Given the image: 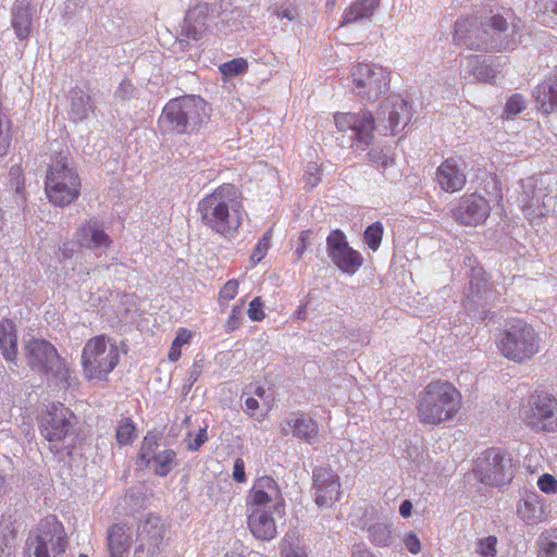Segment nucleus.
<instances>
[{"label":"nucleus","instance_id":"f257e3e1","mask_svg":"<svg viewBox=\"0 0 557 557\" xmlns=\"http://www.w3.org/2000/svg\"><path fill=\"white\" fill-rule=\"evenodd\" d=\"M412 119L411 104L399 95L386 97L380 104L377 119L368 110L337 112L334 123L339 132H352V139H373L375 136H399Z\"/></svg>","mask_w":557,"mask_h":557},{"label":"nucleus","instance_id":"f03ea898","mask_svg":"<svg viewBox=\"0 0 557 557\" xmlns=\"http://www.w3.org/2000/svg\"><path fill=\"white\" fill-rule=\"evenodd\" d=\"M284 508L278 483L269 475L257 478L246 496L247 524L251 534L262 541L276 536L275 512Z\"/></svg>","mask_w":557,"mask_h":557},{"label":"nucleus","instance_id":"7ed1b4c3","mask_svg":"<svg viewBox=\"0 0 557 557\" xmlns=\"http://www.w3.org/2000/svg\"><path fill=\"white\" fill-rule=\"evenodd\" d=\"M201 222L214 234L233 237L243 224V197L233 184H223L198 202Z\"/></svg>","mask_w":557,"mask_h":557},{"label":"nucleus","instance_id":"20e7f679","mask_svg":"<svg viewBox=\"0 0 557 557\" xmlns=\"http://www.w3.org/2000/svg\"><path fill=\"white\" fill-rule=\"evenodd\" d=\"M508 29L507 20L499 14L485 16L481 21L475 16L459 18L455 23L454 41L470 50H507L515 45Z\"/></svg>","mask_w":557,"mask_h":557},{"label":"nucleus","instance_id":"39448f33","mask_svg":"<svg viewBox=\"0 0 557 557\" xmlns=\"http://www.w3.org/2000/svg\"><path fill=\"white\" fill-rule=\"evenodd\" d=\"M39 433L49 443L53 454L73 456L86 442V434L79 428V419L62 403L51 404L39 419Z\"/></svg>","mask_w":557,"mask_h":557},{"label":"nucleus","instance_id":"423d86ee","mask_svg":"<svg viewBox=\"0 0 557 557\" xmlns=\"http://www.w3.org/2000/svg\"><path fill=\"white\" fill-rule=\"evenodd\" d=\"M495 345L503 358L523 364L541 351L542 338L531 323L522 318L512 317L498 329Z\"/></svg>","mask_w":557,"mask_h":557},{"label":"nucleus","instance_id":"0eeeda50","mask_svg":"<svg viewBox=\"0 0 557 557\" xmlns=\"http://www.w3.org/2000/svg\"><path fill=\"white\" fill-rule=\"evenodd\" d=\"M462 407L460 391L449 381L430 382L417 401V417L423 424L438 425L454 419Z\"/></svg>","mask_w":557,"mask_h":557},{"label":"nucleus","instance_id":"6e6552de","mask_svg":"<svg viewBox=\"0 0 557 557\" xmlns=\"http://www.w3.org/2000/svg\"><path fill=\"white\" fill-rule=\"evenodd\" d=\"M206 107L199 96L172 99L163 108L159 125L168 134L193 135L208 119Z\"/></svg>","mask_w":557,"mask_h":557},{"label":"nucleus","instance_id":"1a4fd4ad","mask_svg":"<svg viewBox=\"0 0 557 557\" xmlns=\"http://www.w3.org/2000/svg\"><path fill=\"white\" fill-rule=\"evenodd\" d=\"M120 361L121 350L115 341L106 335L92 336L82 349V374L88 382L107 381Z\"/></svg>","mask_w":557,"mask_h":557},{"label":"nucleus","instance_id":"9d476101","mask_svg":"<svg viewBox=\"0 0 557 557\" xmlns=\"http://www.w3.org/2000/svg\"><path fill=\"white\" fill-rule=\"evenodd\" d=\"M45 190L48 200L57 207H66L75 201L82 190L78 174L69 165L67 153L58 152L49 165Z\"/></svg>","mask_w":557,"mask_h":557},{"label":"nucleus","instance_id":"9b49d317","mask_svg":"<svg viewBox=\"0 0 557 557\" xmlns=\"http://www.w3.org/2000/svg\"><path fill=\"white\" fill-rule=\"evenodd\" d=\"M67 544L63 524L55 518H47L27 539L28 557H58L65 552Z\"/></svg>","mask_w":557,"mask_h":557},{"label":"nucleus","instance_id":"f8f14e48","mask_svg":"<svg viewBox=\"0 0 557 557\" xmlns=\"http://www.w3.org/2000/svg\"><path fill=\"white\" fill-rule=\"evenodd\" d=\"M354 92L361 101L374 102L389 88V72L381 65L358 63L351 70Z\"/></svg>","mask_w":557,"mask_h":557},{"label":"nucleus","instance_id":"ddd939ff","mask_svg":"<svg viewBox=\"0 0 557 557\" xmlns=\"http://www.w3.org/2000/svg\"><path fill=\"white\" fill-rule=\"evenodd\" d=\"M473 472L484 484L504 485L513 476L512 459L500 448H490L478 457Z\"/></svg>","mask_w":557,"mask_h":557},{"label":"nucleus","instance_id":"4468645a","mask_svg":"<svg viewBox=\"0 0 557 557\" xmlns=\"http://www.w3.org/2000/svg\"><path fill=\"white\" fill-rule=\"evenodd\" d=\"M220 9L221 4L218 0L197 2L186 13L182 25V36L195 41L200 40L215 24V20L221 13Z\"/></svg>","mask_w":557,"mask_h":557},{"label":"nucleus","instance_id":"2eb2a0df","mask_svg":"<svg viewBox=\"0 0 557 557\" xmlns=\"http://www.w3.org/2000/svg\"><path fill=\"white\" fill-rule=\"evenodd\" d=\"M327 251L332 262L348 275L355 274L363 264L362 255L349 246L341 230L332 231L326 238Z\"/></svg>","mask_w":557,"mask_h":557},{"label":"nucleus","instance_id":"dca6fc26","mask_svg":"<svg viewBox=\"0 0 557 557\" xmlns=\"http://www.w3.org/2000/svg\"><path fill=\"white\" fill-rule=\"evenodd\" d=\"M525 423L535 431H557V400L547 395L532 396L524 414Z\"/></svg>","mask_w":557,"mask_h":557},{"label":"nucleus","instance_id":"f3484780","mask_svg":"<svg viewBox=\"0 0 557 557\" xmlns=\"http://www.w3.org/2000/svg\"><path fill=\"white\" fill-rule=\"evenodd\" d=\"M492 211L488 200L478 193L463 195L451 210V216L462 226H479L486 222Z\"/></svg>","mask_w":557,"mask_h":557},{"label":"nucleus","instance_id":"a211bd4d","mask_svg":"<svg viewBox=\"0 0 557 557\" xmlns=\"http://www.w3.org/2000/svg\"><path fill=\"white\" fill-rule=\"evenodd\" d=\"M315 490V504L329 508L338 500L341 482L338 474L330 466L315 467L312 471Z\"/></svg>","mask_w":557,"mask_h":557},{"label":"nucleus","instance_id":"6ab92c4d","mask_svg":"<svg viewBox=\"0 0 557 557\" xmlns=\"http://www.w3.org/2000/svg\"><path fill=\"white\" fill-rule=\"evenodd\" d=\"M73 240L79 248L86 250H108L113 244L104 225L97 219L84 221L74 232Z\"/></svg>","mask_w":557,"mask_h":557},{"label":"nucleus","instance_id":"aec40b11","mask_svg":"<svg viewBox=\"0 0 557 557\" xmlns=\"http://www.w3.org/2000/svg\"><path fill=\"white\" fill-rule=\"evenodd\" d=\"M24 349L28 367L41 375L48 372L52 363H55L60 357L57 348L50 342L42 338L29 339L25 344Z\"/></svg>","mask_w":557,"mask_h":557},{"label":"nucleus","instance_id":"412c9836","mask_svg":"<svg viewBox=\"0 0 557 557\" xmlns=\"http://www.w3.org/2000/svg\"><path fill=\"white\" fill-rule=\"evenodd\" d=\"M163 537V523L157 517H148L138 529L140 545L135 550V557H159Z\"/></svg>","mask_w":557,"mask_h":557},{"label":"nucleus","instance_id":"4be33fe9","mask_svg":"<svg viewBox=\"0 0 557 557\" xmlns=\"http://www.w3.org/2000/svg\"><path fill=\"white\" fill-rule=\"evenodd\" d=\"M435 180L445 193L454 194L462 190L467 184L465 163L455 158L444 160L436 169Z\"/></svg>","mask_w":557,"mask_h":557},{"label":"nucleus","instance_id":"5701e85b","mask_svg":"<svg viewBox=\"0 0 557 557\" xmlns=\"http://www.w3.org/2000/svg\"><path fill=\"white\" fill-rule=\"evenodd\" d=\"M290 430L294 436L307 443L314 442L319 436L318 422L304 413H293L285 420V423L281 425V433L284 436H287Z\"/></svg>","mask_w":557,"mask_h":557},{"label":"nucleus","instance_id":"b1692460","mask_svg":"<svg viewBox=\"0 0 557 557\" xmlns=\"http://www.w3.org/2000/svg\"><path fill=\"white\" fill-rule=\"evenodd\" d=\"M499 64H494V59L486 55H471L467 58L463 66L465 78L473 82L490 83L495 78Z\"/></svg>","mask_w":557,"mask_h":557},{"label":"nucleus","instance_id":"393cba45","mask_svg":"<svg viewBox=\"0 0 557 557\" xmlns=\"http://www.w3.org/2000/svg\"><path fill=\"white\" fill-rule=\"evenodd\" d=\"M536 108L543 114L557 111V73L537 84L532 92Z\"/></svg>","mask_w":557,"mask_h":557},{"label":"nucleus","instance_id":"a878e982","mask_svg":"<svg viewBox=\"0 0 557 557\" xmlns=\"http://www.w3.org/2000/svg\"><path fill=\"white\" fill-rule=\"evenodd\" d=\"M11 25L18 40L29 37L33 25L30 0H15L11 10Z\"/></svg>","mask_w":557,"mask_h":557},{"label":"nucleus","instance_id":"bb28decb","mask_svg":"<svg viewBox=\"0 0 557 557\" xmlns=\"http://www.w3.org/2000/svg\"><path fill=\"white\" fill-rule=\"evenodd\" d=\"M519 518L529 525H535L545 519L544 499L536 493H527L517 505Z\"/></svg>","mask_w":557,"mask_h":557},{"label":"nucleus","instance_id":"cd10ccee","mask_svg":"<svg viewBox=\"0 0 557 557\" xmlns=\"http://www.w3.org/2000/svg\"><path fill=\"white\" fill-rule=\"evenodd\" d=\"M95 110V104L88 91L75 87L69 92V116L72 121L86 120Z\"/></svg>","mask_w":557,"mask_h":557},{"label":"nucleus","instance_id":"c85d7f7f","mask_svg":"<svg viewBox=\"0 0 557 557\" xmlns=\"http://www.w3.org/2000/svg\"><path fill=\"white\" fill-rule=\"evenodd\" d=\"M0 352L7 362L16 364L18 355L17 329L11 319L0 321Z\"/></svg>","mask_w":557,"mask_h":557},{"label":"nucleus","instance_id":"c756f323","mask_svg":"<svg viewBox=\"0 0 557 557\" xmlns=\"http://www.w3.org/2000/svg\"><path fill=\"white\" fill-rule=\"evenodd\" d=\"M108 549L111 557H124L131 547V532L123 524H113L108 530Z\"/></svg>","mask_w":557,"mask_h":557},{"label":"nucleus","instance_id":"7c9ffc66","mask_svg":"<svg viewBox=\"0 0 557 557\" xmlns=\"http://www.w3.org/2000/svg\"><path fill=\"white\" fill-rule=\"evenodd\" d=\"M380 4V0H357L345 9L341 26L370 18Z\"/></svg>","mask_w":557,"mask_h":557},{"label":"nucleus","instance_id":"2f4dec72","mask_svg":"<svg viewBox=\"0 0 557 557\" xmlns=\"http://www.w3.org/2000/svg\"><path fill=\"white\" fill-rule=\"evenodd\" d=\"M44 375L54 380L57 384H60L65 388L77 384V377L75 376L69 362L61 356L59 357V360L55 361V363H52L51 369L48 372H45Z\"/></svg>","mask_w":557,"mask_h":557},{"label":"nucleus","instance_id":"473e14b6","mask_svg":"<svg viewBox=\"0 0 557 557\" xmlns=\"http://www.w3.org/2000/svg\"><path fill=\"white\" fill-rule=\"evenodd\" d=\"M535 18L545 27L557 25V0H535Z\"/></svg>","mask_w":557,"mask_h":557},{"label":"nucleus","instance_id":"72a5a7b5","mask_svg":"<svg viewBox=\"0 0 557 557\" xmlns=\"http://www.w3.org/2000/svg\"><path fill=\"white\" fill-rule=\"evenodd\" d=\"M156 475L165 476L176 466V453L173 449H164L156 453L151 460Z\"/></svg>","mask_w":557,"mask_h":557},{"label":"nucleus","instance_id":"f704fd0d","mask_svg":"<svg viewBox=\"0 0 557 557\" xmlns=\"http://www.w3.org/2000/svg\"><path fill=\"white\" fill-rule=\"evenodd\" d=\"M158 447V442L156 436L146 435L141 442V446L139 448L137 458H136V467L137 469L148 468L151 463L153 455H156V449Z\"/></svg>","mask_w":557,"mask_h":557},{"label":"nucleus","instance_id":"c9c22d12","mask_svg":"<svg viewBox=\"0 0 557 557\" xmlns=\"http://www.w3.org/2000/svg\"><path fill=\"white\" fill-rule=\"evenodd\" d=\"M194 334L186 327H180L176 332V336L173 339L171 347L168 352V359L171 362H176L182 356V347L190 343Z\"/></svg>","mask_w":557,"mask_h":557},{"label":"nucleus","instance_id":"e433bc0d","mask_svg":"<svg viewBox=\"0 0 557 557\" xmlns=\"http://www.w3.org/2000/svg\"><path fill=\"white\" fill-rule=\"evenodd\" d=\"M137 437V429L131 418H122L119 421L115 438L120 445H129Z\"/></svg>","mask_w":557,"mask_h":557},{"label":"nucleus","instance_id":"4c0bfd02","mask_svg":"<svg viewBox=\"0 0 557 557\" xmlns=\"http://www.w3.org/2000/svg\"><path fill=\"white\" fill-rule=\"evenodd\" d=\"M383 224L379 221L372 223L366 228L363 233V238L369 249H371L372 251H376L380 248L383 238Z\"/></svg>","mask_w":557,"mask_h":557},{"label":"nucleus","instance_id":"58836bf2","mask_svg":"<svg viewBox=\"0 0 557 557\" xmlns=\"http://www.w3.org/2000/svg\"><path fill=\"white\" fill-rule=\"evenodd\" d=\"M272 234L273 230L269 228L255 246L250 255V262L252 265H256L265 257L268 250L271 247Z\"/></svg>","mask_w":557,"mask_h":557},{"label":"nucleus","instance_id":"ea45409f","mask_svg":"<svg viewBox=\"0 0 557 557\" xmlns=\"http://www.w3.org/2000/svg\"><path fill=\"white\" fill-rule=\"evenodd\" d=\"M244 306L245 300L239 299L238 302L232 307V310L224 323V330L226 333H232L240 326Z\"/></svg>","mask_w":557,"mask_h":557},{"label":"nucleus","instance_id":"a19ab883","mask_svg":"<svg viewBox=\"0 0 557 557\" xmlns=\"http://www.w3.org/2000/svg\"><path fill=\"white\" fill-rule=\"evenodd\" d=\"M239 290V282L237 280H228L220 289L218 302L221 307H226L233 300Z\"/></svg>","mask_w":557,"mask_h":557},{"label":"nucleus","instance_id":"79ce46f5","mask_svg":"<svg viewBox=\"0 0 557 557\" xmlns=\"http://www.w3.org/2000/svg\"><path fill=\"white\" fill-rule=\"evenodd\" d=\"M219 69L224 76H237L247 71L248 63L243 58H235L228 62L221 64Z\"/></svg>","mask_w":557,"mask_h":557},{"label":"nucleus","instance_id":"37998d69","mask_svg":"<svg viewBox=\"0 0 557 557\" xmlns=\"http://www.w3.org/2000/svg\"><path fill=\"white\" fill-rule=\"evenodd\" d=\"M525 109V99L520 94L511 95L504 108V114L507 117L515 116Z\"/></svg>","mask_w":557,"mask_h":557},{"label":"nucleus","instance_id":"c03bdc74","mask_svg":"<svg viewBox=\"0 0 557 557\" xmlns=\"http://www.w3.org/2000/svg\"><path fill=\"white\" fill-rule=\"evenodd\" d=\"M537 557H557V536L542 535Z\"/></svg>","mask_w":557,"mask_h":557},{"label":"nucleus","instance_id":"a18cd8bd","mask_svg":"<svg viewBox=\"0 0 557 557\" xmlns=\"http://www.w3.org/2000/svg\"><path fill=\"white\" fill-rule=\"evenodd\" d=\"M370 539L377 546H387L391 543V531L383 525H373L370 530Z\"/></svg>","mask_w":557,"mask_h":557},{"label":"nucleus","instance_id":"49530a36","mask_svg":"<svg viewBox=\"0 0 557 557\" xmlns=\"http://www.w3.org/2000/svg\"><path fill=\"white\" fill-rule=\"evenodd\" d=\"M497 537L494 535L486 536L484 539H480L478 543V553L482 557H494L497 553Z\"/></svg>","mask_w":557,"mask_h":557},{"label":"nucleus","instance_id":"de8ad7c7","mask_svg":"<svg viewBox=\"0 0 557 557\" xmlns=\"http://www.w3.org/2000/svg\"><path fill=\"white\" fill-rule=\"evenodd\" d=\"M134 95H135V87H134L133 83L127 78H124L120 83L119 87L116 88V90L114 92V97L122 101L129 100L131 98L134 97Z\"/></svg>","mask_w":557,"mask_h":557},{"label":"nucleus","instance_id":"09e8293b","mask_svg":"<svg viewBox=\"0 0 557 557\" xmlns=\"http://www.w3.org/2000/svg\"><path fill=\"white\" fill-rule=\"evenodd\" d=\"M247 313H248L249 319L255 322H259L264 319L265 314L263 311V302L260 297H255L249 302V308H248Z\"/></svg>","mask_w":557,"mask_h":557},{"label":"nucleus","instance_id":"8fccbe9b","mask_svg":"<svg viewBox=\"0 0 557 557\" xmlns=\"http://www.w3.org/2000/svg\"><path fill=\"white\" fill-rule=\"evenodd\" d=\"M282 557H307V552L302 546L285 539L282 545Z\"/></svg>","mask_w":557,"mask_h":557},{"label":"nucleus","instance_id":"3c124183","mask_svg":"<svg viewBox=\"0 0 557 557\" xmlns=\"http://www.w3.org/2000/svg\"><path fill=\"white\" fill-rule=\"evenodd\" d=\"M191 433H188V437L186 440V448L190 451H197L208 440L207 436V426L201 428L196 434L194 440H189Z\"/></svg>","mask_w":557,"mask_h":557},{"label":"nucleus","instance_id":"603ef678","mask_svg":"<svg viewBox=\"0 0 557 557\" xmlns=\"http://www.w3.org/2000/svg\"><path fill=\"white\" fill-rule=\"evenodd\" d=\"M537 486L544 493H556L557 480L552 474L545 473L539 478Z\"/></svg>","mask_w":557,"mask_h":557},{"label":"nucleus","instance_id":"864d4df0","mask_svg":"<svg viewBox=\"0 0 557 557\" xmlns=\"http://www.w3.org/2000/svg\"><path fill=\"white\" fill-rule=\"evenodd\" d=\"M12 124L7 114L5 109L0 102V139H9L11 135Z\"/></svg>","mask_w":557,"mask_h":557},{"label":"nucleus","instance_id":"5fc2aeb1","mask_svg":"<svg viewBox=\"0 0 557 557\" xmlns=\"http://www.w3.org/2000/svg\"><path fill=\"white\" fill-rule=\"evenodd\" d=\"M273 14L280 20L286 18L287 21L290 22L296 18L298 13H297V10L295 7H293L292 4H288V5L276 7L273 10Z\"/></svg>","mask_w":557,"mask_h":557},{"label":"nucleus","instance_id":"6e6d98bb","mask_svg":"<svg viewBox=\"0 0 557 557\" xmlns=\"http://www.w3.org/2000/svg\"><path fill=\"white\" fill-rule=\"evenodd\" d=\"M233 479L238 483H244L246 481L245 473V462L242 458H237L233 466Z\"/></svg>","mask_w":557,"mask_h":557},{"label":"nucleus","instance_id":"4d7b16f0","mask_svg":"<svg viewBox=\"0 0 557 557\" xmlns=\"http://www.w3.org/2000/svg\"><path fill=\"white\" fill-rule=\"evenodd\" d=\"M405 545L411 554H418L421 550L420 540L414 532L406 535Z\"/></svg>","mask_w":557,"mask_h":557},{"label":"nucleus","instance_id":"13d9d810","mask_svg":"<svg viewBox=\"0 0 557 557\" xmlns=\"http://www.w3.org/2000/svg\"><path fill=\"white\" fill-rule=\"evenodd\" d=\"M351 557H373L363 544H356L352 547Z\"/></svg>","mask_w":557,"mask_h":557},{"label":"nucleus","instance_id":"bf43d9fd","mask_svg":"<svg viewBox=\"0 0 557 557\" xmlns=\"http://www.w3.org/2000/svg\"><path fill=\"white\" fill-rule=\"evenodd\" d=\"M245 406H246V412L253 417L255 416V411L259 408V401L253 398V397H248L246 400H245Z\"/></svg>","mask_w":557,"mask_h":557},{"label":"nucleus","instance_id":"052dcab7","mask_svg":"<svg viewBox=\"0 0 557 557\" xmlns=\"http://www.w3.org/2000/svg\"><path fill=\"white\" fill-rule=\"evenodd\" d=\"M411 510H412V504L409 500L403 502V504L399 507V513L404 518L410 517L411 516Z\"/></svg>","mask_w":557,"mask_h":557},{"label":"nucleus","instance_id":"680f3d73","mask_svg":"<svg viewBox=\"0 0 557 557\" xmlns=\"http://www.w3.org/2000/svg\"><path fill=\"white\" fill-rule=\"evenodd\" d=\"M305 180H306V182H307L311 187H313V186H315V185L319 183L320 177H319V175H318V174H313V173H308V172H307V174H306V176H305Z\"/></svg>","mask_w":557,"mask_h":557},{"label":"nucleus","instance_id":"e2e57ef3","mask_svg":"<svg viewBox=\"0 0 557 557\" xmlns=\"http://www.w3.org/2000/svg\"><path fill=\"white\" fill-rule=\"evenodd\" d=\"M311 235V232L309 230L301 231L299 234V245H306Z\"/></svg>","mask_w":557,"mask_h":557},{"label":"nucleus","instance_id":"0e129e2a","mask_svg":"<svg viewBox=\"0 0 557 557\" xmlns=\"http://www.w3.org/2000/svg\"><path fill=\"white\" fill-rule=\"evenodd\" d=\"M10 174L15 176L16 180H20L23 176L22 169L20 166H12L10 170Z\"/></svg>","mask_w":557,"mask_h":557},{"label":"nucleus","instance_id":"69168bd1","mask_svg":"<svg viewBox=\"0 0 557 557\" xmlns=\"http://www.w3.org/2000/svg\"><path fill=\"white\" fill-rule=\"evenodd\" d=\"M224 557H246L238 548L225 553Z\"/></svg>","mask_w":557,"mask_h":557},{"label":"nucleus","instance_id":"338daca9","mask_svg":"<svg viewBox=\"0 0 557 557\" xmlns=\"http://www.w3.org/2000/svg\"><path fill=\"white\" fill-rule=\"evenodd\" d=\"M306 250H307L306 245H298V247L296 248L297 258L300 259L302 257V255L306 252Z\"/></svg>","mask_w":557,"mask_h":557},{"label":"nucleus","instance_id":"774afa93","mask_svg":"<svg viewBox=\"0 0 557 557\" xmlns=\"http://www.w3.org/2000/svg\"><path fill=\"white\" fill-rule=\"evenodd\" d=\"M8 149H9V141H0V156L5 154Z\"/></svg>","mask_w":557,"mask_h":557}]
</instances>
